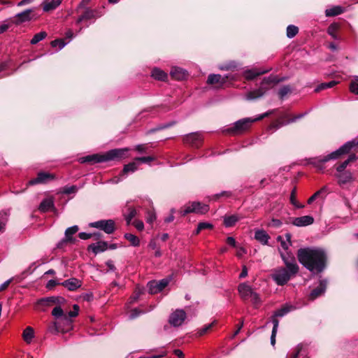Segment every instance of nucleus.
Returning <instances> with one entry per match:
<instances>
[{
    "label": "nucleus",
    "mask_w": 358,
    "mask_h": 358,
    "mask_svg": "<svg viewBox=\"0 0 358 358\" xmlns=\"http://www.w3.org/2000/svg\"><path fill=\"white\" fill-rule=\"evenodd\" d=\"M54 207V200L52 198L49 197L43 199L39 206V210L45 213L50 210Z\"/></svg>",
    "instance_id": "nucleus-26"
},
{
    "label": "nucleus",
    "mask_w": 358,
    "mask_h": 358,
    "mask_svg": "<svg viewBox=\"0 0 358 358\" xmlns=\"http://www.w3.org/2000/svg\"><path fill=\"white\" fill-rule=\"evenodd\" d=\"M255 238L263 245H266L270 237L265 231L257 230L255 234Z\"/></svg>",
    "instance_id": "nucleus-27"
},
{
    "label": "nucleus",
    "mask_w": 358,
    "mask_h": 358,
    "mask_svg": "<svg viewBox=\"0 0 358 358\" xmlns=\"http://www.w3.org/2000/svg\"><path fill=\"white\" fill-rule=\"evenodd\" d=\"M66 45V43H65L63 39H56L51 42L52 47H57L58 45L59 50H62Z\"/></svg>",
    "instance_id": "nucleus-54"
},
{
    "label": "nucleus",
    "mask_w": 358,
    "mask_h": 358,
    "mask_svg": "<svg viewBox=\"0 0 358 358\" xmlns=\"http://www.w3.org/2000/svg\"><path fill=\"white\" fill-rule=\"evenodd\" d=\"M269 71V69L262 70L259 69H248L243 72V76L246 80H252L257 76L264 74Z\"/></svg>",
    "instance_id": "nucleus-19"
},
{
    "label": "nucleus",
    "mask_w": 358,
    "mask_h": 358,
    "mask_svg": "<svg viewBox=\"0 0 358 358\" xmlns=\"http://www.w3.org/2000/svg\"><path fill=\"white\" fill-rule=\"evenodd\" d=\"M55 178V176L54 174L48 172H39L36 178L29 181L28 185H34L37 184H45Z\"/></svg>",
    "instance_id": "nucleus-12"
},
{
    "label": "nucleus",
    "mask_w": 358,
    "mask_h": 358,
    "mask_svg": "<svg viewBox=\"0 0 358 358\" xmlns=\"http://www.w3.org/2000/svg\"><path fill=\"white\" fill-rule=\"evenodd\" d=\"M78 236L82 240H87V239L92 238V236H96V238H99L100 236V234H87L85 232H80V233H79Z\"/></svg>",
    "instance_id": "nucleus-52"
},
{
    "label": "nucleus",
    "mask_w": 358,
    "mask_h": 358,
    "mask_svg": "<svg viewBox=\"0 0 358 358\" xmlns=\"http://www.w3.org/2000/svg\"><path fill=\"white\" fill-rule=\"evenodd\" d=\"M0 232L3 231L8 220V213L6 212H2L0 213Z\"/></svg>",
    "instance_id": "nucleus-50"
},
{
    "label": "nucleus",
    "mask_w": 358,
    "mask_h": 358,
    "mask_svg": "<svg viewBox=\"0 0 358 358\" xmlns=\"http://www.w3.org/2000/svg\"><path fill=\"white\" fill-rule=\"evenodd\" d=\"M64 300L62 298L59 297H46L42 298L37 301V306H50L52 304L59 303L61 301Z\"/></svg>",
    "instance_id": "nucleus-22"
},
{
    "label": "nucleus",
    "mask_w": 358,
    "mask_h": 358,
    "mask_svg": "<svg viewBox=\"0 0 358 358\" xmlns=\"http://www.w3.org/2000/svg\"><path fill=\"white\" fill-rule=\"evenodd\" d=\"M143 312L139 311L138 309H134L131 310V314L129 315L130 319H134L136 317H138L140 314L143 313Z\"/></svg>",
    "instance_id": "nucleus-64"
},
{
    "label": "nucleus",
    "mask_w": 358,
    "mask_h": 358,
    "mask_svg": "<svg viewBox=\"0 0 358 358\" xmlns=\"http://www.w3.org/2000/svg\"><path fill=\"white\" fill-rule=\"evenodd\" d=\"M228 78V76L222 77L220 74H210L208 76L207 83L210 85L220 84L222 85L226 82Z\"/></svg>",
    "instance_id": "nucleus-23"
},
{
    "label": "nucleus",
    "mask_w": 358,
    "mask_h": 358,
    "mask_svg": "<svg viewBox=\"0 0 358 358\" xmlns=\"http://www.w3.org/2000/svg\"><path fill=\"white\" fill-rule=\"evenodd\" d=\"M239 217L236 215H232L229 216L224 217V224L227 227H231L235 225V224L239 220Z\"/></svg>",
    "instance_id": "nucleus-33"
},
{
    "label": "nucleus",
    "mask_w": 358,
    "mask_h": 358,
    "mask_svg": "<svg viewBox=\"0 0 358 358\" xmlns=\"http://www.w3.org/2000/svg\"><path fill=\"white\" fill-rule=\"evenodd\" d=\"M79 311V306L76 304L73 306V310L69 311L67 314L64 315V322L66 324H70L71 323V318L75 317L78 315Z\"/></svg>",
    "instance_id": "nucleus-35"
},
{
    "label": "nucleus",
    "mask_w": 358,
    "mask_h": 358,
    "mask_svg": "<svg viewBox=\"0 0 358 358\" xmlns=\"http://www.w3.org/2000/svg\"><path fill=\"white\" fill-rule=\"evenodd\" d=\"M271 112L264 113L256 118L246 117L236 121L233 126L227 128L224 131L233 134H239L248 130L251 124L258 120L267 117Z\"/></svg>",
    "instance_id": "nucleus-5"
},
{
    "label": "nucleus",
    "mask_w": 358,
    "mask_h": 358,
    "mask_svg": "<svg viewBox=\"0 0 358 358\" xmlns=\"http://www.w3.org/2000/svg\"><path fill=\"white\" fill-rule=\"evenodd\" d=\"M280 81L276 76H270L264 78L259 88L252 90L244 95V99L248 101H255L262 98L272 87L273 84H276Z\"/></svg>",
    "instance_id": "nucleus-4"
},
{
    "label": "nucleus",
    "mask_w": 358,
    "mask_h": 358,
    "mask_svg": "<svg viewBox=\"0 0 358 358\" xmlns=\"http://www.w3.org/2000/svg\"><path fill=\"white\" fill-rule=\"evenodd\" d=\"M13 24H14L11 17L5 20L0 24V34L6 32Z\"/></svg>",
    "instance_id": "nucleus-39"
},
{
    "label": "nucleus",
    "mask_w": 358,
    "mask_h": 358,
    "mask_svg": "<svg viewBox=\"0 0 358 358\" xmlns=\"http://www.w3.org/2000/svg\"><path fill=\"white\" fill-rule=\"evenodd\" d=\"M128 210L129 213L124 215V217L127 225H129L130 224H131L132 219L136 215L137 212L136 209L132 208H129Z\"/></svg>",
    "instance_id": "nucleus-47"
},
{
    "label": "nucleus",
    "mask_w": 358,
    "mask_h": 358,
    "mask_svg": "<svg viewBox=\"0 0 358 358\" xmlns=\"http://www.w3.org/2000/svg\"><path fill=\"white\" fill-rule=\"evenodd\" d=\"M291 92V88L288 85L283 86L278 92L280 99H283L288 93Z\"/></svg>",
    "instance_id": "nucleus-53"
},
{
    "label": "nucleus",
    "mask_w": 358,
    "mask_h": 358,
    "mask_svg": "<svg viewBox=\"0 0 358 358\" xmlns=\"http://www.w3.org/2000/svg\"><path fill=\"white\" fill-rule=\"evenodd\" d=\"M350 90L352 93L358 94V83L352 82L350 85Z\"/></svg>",
    "instance_id": "nucleus-61"
},
{
    "label": "nucleus",
    "mask_w": 358,
    "mask_h": 358,
    "mask_svg": "<svg viewBox=\"0 0 358 358\" xmlns=\"http://www.w3.org/2000/svg\"><path fill=\"white\" fill-rule=\"evenodd\" d=\"M52 315L57 319L62 318L64 321V315L63 310L60 306H56L52 310Z\"/></svg>",
    "instance_id": "nucleus-44"
},
{
    "label": "nucleus",
    "mask_w": 358,
    "mask_h": 358,
    "mask_svg": "<svg viewBox=\"0 0 358 358\" xmlns=\"http://www.w3.org/2000/svg\"><path fill=\"white\" fill-rule=\"evenodd\" d=\"M213 225L208 222H200L199 224V230H203L206 229H212Z\"/></svg>",
    "instance_id": "nucleus-62"
},
{
    "label": "nucleus",
    "mask_w": 358,
    "mask_h": 358,
    "mask_svg": "<svg viewBox=\"0 0 358 358\" xmlns=\"http://www.w3.org/2000/svg\"><path fill=\"white\" fill-rule=\"evenodd\" d=\"M170 74L173 78L178 80H182L187 76L186 71L179 67H173Z\"/></svg>",
    "instance_id": "nucleus-25"
},
{
    "label": "nucleus",
    "mask_w": 358,
    "mask_h": 358,
    "mask_svg": "<svg viewBox=\"0 0 358 358\" xmlns=\"http://www.w3.org/2000/svg\"><path fill=\"white\" fill-rule=\"evenodd\" d=\"M23 338L27 343H30L34 337V332L33 328L27 327L23 331Z\"/></svg>",
    "instance_id": "nucleus-36"
},
{
    "label": "nucleus",
    "mask_w": 358,
    "mask_h": 358,
    "mask_svg": "<svg viewBox=\"0 0 358 358\" xmlns=\"http://www.w3.org/2000/svg\"><path fill=\"white\" fill-rule=\"evenodd\" d=\"M62 0H48L43 3V10L45 12L55 9Z\"/></svg>",
    "instance_id": "nucleus-28"
},
{
    "label": "nucleus",
    "mask_w": 358,
    "mask_h": 358,
    "mask_svg": "<svg viewBox=\"0 0 358 358\" xmlns=\"http://www.w3.org/2000/svg\"><path fill=\"white\" fill-rule=\"evenodd\" d=\"M203 135L200 132L190 133L184 136L183 142L186 144L189 145L194 148H199L203 142Z\"/></svg>",
    "instance_id": "nucleus-9"
},
{
    "label": "nucleus",
    "mask_w": 358,
    "mask_h": 358,
    "mask_svg": "<svg viewBox=\"0 0 358 358\" xmlns=\"http://www.w3.org/2000/svg\"><path fill=\"white\" fill-rule=\"evenodd\" d=\"M297 257L299 262L311 272L320 273L325 267L326 255L322 250L301 248L298 250Z\"/></svg>",
    "instance_id": "nucleus-1"
},
{
    "label": "nucleus",
    "mask_w": 358,
    "mask_h": 358,
    "mask_svg": "<svg viewBox=\"0 0 358 358\" xmlns=\"http://www.w3.org/2000/svg\"><path fill=\"white\" fill-rule=\"evenodd\" d=\"M96 10H93L90 8H85L84 12L78 17L76 23L79 24L82 22L90 20L96 17Z\"/></svg>",
    "instance_id": "nucleus-15"
},
{
    "label": "nucleus",
    "mask_w": 358,
    "mask_h": 358,
    "mask_svg": "<svg viewBox=\"0 0 358 358\" xmlns=\"http://www.w3.org/2000/svg\"><path fill=\"white\" fill-rule=\"evenodd\" d=\"M306 114H307V113H301V114H299L298 115H295L292 118L288 120L286 122H280V121H278L276 122H273V124H271L269 126L268 129L269 130H272L273 129V131H275V130L278 129L279 128H280L283 125H286V124H288L289 123H292V122H296L297 120L304 117Z\"/></svg>",
    "instance_id": "nucleus-17"
},
{
    "label": "nucleus",
    "mask_w": 358,
    "mask_h": 358,
    "mask_svg": "<svg viewBox=\"0 0 358 358\" xmlns=\"http://www.w3.org/2000/svg\"><path fill=\"white\" fill-rule=\"evenodd\" d=\"M90 227L99 229L103 230L105 233L110 234L114 232L115 222L113 220H101L96 222H91L89 224Z\"/></svg>",
    "instance_id": "nucleus-8"
},
{
    "label": "nucleus",
    "mask_w": 358,
    "mask_h": 358,
    "mask_svg": "<svg viewBox=\"0 0 358 358\" xmlns=\"http://www.w3.org/2000/svg\"><path fill=\"white\" fill-rule=\"evenodd\" d=\"M139 164L134 159V162L126 164L122 170V173L127 174L129 173H134L138 167Z\"/></svg>",
    "instance_id": "nucleus-34"
},
{
    "label": "nucleus",
    "mask_w": 358,
    "mask_h": 358,
    "mask_svg": "<svg viewBox=\"0 0 358 358\" xmlns=\"http://www.w3.org/2000/svg\"><path fill=\"white\" fill-rule=\"evenodd\" d=\"M192 203V206L195 208V213L204 214L207 213L209 210V207L208 205L201 203L200 202L194 201Z\"/></svg>",
    "instance_id": "nucleus-31"
},
{
    "label": "nucleus",
    "mask_w": 358,
    "mask_h": 358,
    "mask_svg": "<svg viewBox=\"0 0 358 358\" xmlns=\"http://www.w3.org/2000/svg\"><path fill=\"white\" fill-rule=\"evenodd\" d=\"M108 248V243L105 241H99L96 243L91 244L89 246V250H92L94 253L98 254L102 252Z\"/></svg>",
    "instance_id": "nucleus-24"
},
{
    "label": "nucleus",
    "mask_w": 358,
    "mask_h": 358,
    "mask_svg": "<svg viewBox=\"0 0 358 358\" xmlns=\"http://www.w3.org/2000/svg\"><path fill=\"white\" fill-rule=\"evenodd\" d=\"M280 257L285 267L275 268L271 275V278L278 285L282 286L296 275L299 268L292 252L283 253L280 252Z\"/></svg>",
    "instance_id": "nucleus-2"
},
{
    "label": "nucleus",
    "mask_w": 358,
    "mask_h": 358,
    "mask_svg": "<svg viewBox=\"0 0 358 358\" xmlns=\"http://www.w3.org/2000/svg\"><path fill=\"white\" fill-rule=\"evenodd\" d=\"M78 231V227L74 225L69 227L65 231V238L57 244L58 248H62L68 242L73 243L76 239L72 237Z\"/></svg>",
    "instance_id": "nucleus-13"
},
{
    "label": "nucleus",
    "mask_w": 358,
    "mask_h": 358,
    "mask_svg": "<svg viewBox=\"0 0 358 358\" xmlns=\"http://www.w3.org/2000/svg\"><path fill=\"white\" fill-rule=\"evenodd\" d=\"M186 318V313L182 309H178L170 315L169 323L173 327L182 325Z\"/></svg>",
    "instance_id": "nucleus-11"
},
{
    "label": "nucleus",
    "mask_w": 358,
    "mask_h": 358,
    "mask_svg": "<svg viewBox=\"0 0 358 358\" xmlns=\"http://www.w3.org/2000/svg\"><path fill=\"white\" fill-rule=\"evenodd\" d=\"M152 77L156 80L164 81L167 78L168 75L164 71L155 68L152 71Z\"/></svg>",
    "instance_id": "nucleus-30"
},
{
    "label": "nucleus",
    "mask_w": 358,
    "mask_h": 358,
    "mask_svg": "<svg viewBox=\"0 0 358 358\" xmlns=\"http://www.w3.org/2000/svg\"><path fill=\"white\" fill-rule=\"evenodd\" d=\"M277 240L280 242L281 247L285 250V252H283V253L289 252L288 251V249H289V247L291 245V243H289V242L285 241L281 236H278L277 238ZM279 251H280V252H281V250H279Z\"/></svg>",
    "instance_id": "nucleus-51"
},
{
    "label": "nucleus",
    "mask_w": 358,
    "mask_h": 358,
    "mask_svg": "<svg viewBox=\"0 0 358 358\" xmlns=\"http://www.w3.org/2000/svg\"><path fill=\"white\" fill-rule=\"evenodd\" d=\"M47 36V34L45 31H41L34 36L32 39L31 40L30 43L32 45H35L40 42L41 41L43 40Z\"/></svg>",
    "instance_id": "nucleus-43"
},
{
    "label": "nucleus",
    "mask_w": 358,
    "mask_h": 358,
    "mask_svg": "<svg viewBox=\"0 0 358 358\" xmlns=\"http://www.w3.org/2000/svg\"><path fill=\"white\" fill-rule=\"evenodd\" d=\"M327 288V280H322L320 281L319 285L317 287L313 289L309 295L310 300H315L317 297L322 296Z\"/></svg>",
    "instance_id": "nucleus-14"
},
{
    "label": "nucleus",
    "mask_w": 358,
    "mask_h": 358,
    "mask_svg": "<svg viewBox=\"0 0 358 358\" xmlns=\"http://www.w3.org/2000/svg\"><path fill=\"white\" fill-rule=\"evenodd\" d=\"M62 285L67 288L70 291H74L81 287L82 282L77 278H71L61 283Z\"/></svg>",
    "instance_id": "nucleus-21"
},
{
    "label": "nucleus",
    "mask_w": 358,
    "mask_h": 358,
    "mask_svg": "<svg viewBox=\"0 0 358 358\" xmlns=\"http://www.w3.org/2000/svg\"><path fill=\"white\" fill-rule=\"evenodd\" d=\"M129 148H116L112 149L103 154L104 162L111 160H120L127 157Z\"/></svg>",
    "instance_id": "nucleus-7"
},
{
    "label": "nucleus",
    "mask_w": 358,
    "mask_h": 358,
    "mask_svg": "<svg viewBox=\"0 0 358 358\" xmlns=\"http://www.w3.org/2000/svg\"><path fill=\"white\" fill-rule=\"evenodd\" d=\"M148 287L149 293L153 294L161 292L159 290V285L157 284V281H150L148 283Z\"/></svg>",
    "instance_id": "nucleus-46"
},
{
    "label": "nucleus",
    "mask_w": 358,
    "mask_h": 358,
    "mask_svg": "<svg viewBox=\"0 0 358 358\" xmlns=\"http://www.w3.org/2000/svg\"><path fill=\"white\" fill-rule=\"evenodd\" d=\"M169 283V280L167 278H164L159 281H157V284L159 285V290L162 291L164 289Z\"/></svg>",
    "instance_id": "nucleus-59"
},
{
    "label": "nucleus",
    "mask_w": 358,
    "mask_h": 358,
    "mask_svg": "<svg viewBox=\"0 0 358 358\" xmlns=\"http://www.w3.org/2000/svg\"><path fill=\"white\" fill-rule=\"evenodd\" d=\"M350 152H358V139H354L352 141H348L338 150L331 152L327 156L320 157L318 159H315L312 164L317 169L322 171L324 169L322 164L331 159H336L341 156L348 154Z\"/></svg>",
    "instance_id": "nucleus-3"
},
{
    "label": "nucleus",
    "mask_w": 358,
    "mask_h": 358,
    "mask_svg": "<svg viewBox=\"0 0 358 358\" xmlns=\"http://www.w3.org/2000/svg\"><path fill=\"white\" fill-rule=\"evenodd\" d=\"M299 31L297 27L294 25H289L287 27V36L289 38L294 37Z\"/></svg>",
    "instance_id": "nucleus-48"
},
{
    "label": "nucleus",
    "mask_w": 358,
    "mask_h": 358,
    "mask_svg": "<svg viewBox=\"0 0 358 358\" xmlns=\"http://www.w3.org/2000/svg\"><path fill=\"white\" fill-rule=\"evenodd\" d=\"M314 218L310 215H304L294 219L292 224L296 227H306L313 223Z\"/></svg>",
    "instance_id": "nucleus-18"
},
{
    "label": "nucleus",
    "mask_w": 358,
    "mask_h": 358,
    "mask_svg": "<svg viewBox=\"0 0 358 358\" xmlns=\"http://www.w3.org/2000/svg\"><path fill=\"white\" fill-rule=\"evenodd\" d=\"M335 176L338 178V183L343 185L353 181V176L350 171L338 172Z\"/></svg>",
    "instance_id": "nucleus-16"
},
{
    "label": "nucleus",
    "mask_w": 358,
    "mask_h": 358,
    "mask_svg": "<svg viewBox=\"0 0 358 358\" xmlns=\"http://www.w3.org/2000/svg\"><path fill=\"white\" fill-rule=\"evenodd\" d=\"M155 159V158L153 157H151V156L141 157L135 158V160L137 161L138 163V162H141L142 163H149L150 162L154 161Z\"/></svg>",
    "instance_id": "nucleus-57"
},
{
    "label": "nucleus",
    "mask_w": 358,
    "mask_h": 358,
    "mask_svg": "<svg viewBox=\"0 0 358 358\" xmlns=\"http://www.w3.org/2000/svg\"><path fill=\"white\" fill-rule=\"evenodd\" d=\"M290 202L297 208H302L304 207L303 205L299 204L296 200V188H294L291 192Z\"/></svg>",
    "instance_id": "nucleus-49"
},
{
    "label": "nucleus",
    "mask_w": 358,
    "mask_h": 358,
    "mask_svg": "<svg viewBox=\"0 0 358 358\" xmlns=\"http://www.w3.org/2000/svg\"><path fill=\"white\" fill-rule=\"evenodd\" d=\"M292 309H294V307L292 306L286 304L282 308L276 310L274 313L271 320L273 318H276L277 319L278 317H283L287 313H288L289 311H291Z\"/></svg>",
    "instance_id": "nucleus-29"
},
{
    "label": "nucleus",
    "mask_w": 358,
    "mask_h": 358,
    "mask_svg": "<svg viewBox=\"0 0 358 358\" xmlns=\"http://www.w3.org/2000/svg\"><path fill=\"white\" fill-rule=\"evenodd\" d=\"M195 211H196V210H195V208H193L192 203H189L180 209V213L181 214L182 216H185L187 214H189L191 213H195Z\"/></svg>",
    "instance_id": "nucleus-41"
},
{
    "label": "nucleus",
    "mask_w": 358,
    "mask_h": 358,
    "mask_svg": "<svg viewBox=\"0 0 358 358\" xmlns=\"http://www.w3.org/2000/svg\"><path fill=\"white\" fill-rule=\"evenodd\" d=\"M132 224L138 231H142L144 229V224L141 220H136L132 222Z\"/></svg>",
    "instance_id": "nucleus-60"
},
{
    "label": "nucleus",
    "mask_w": 358,
    "mask_h": 358,
    "mask_svg": "<svg viewBox=\"0 0 358 358\" xmlns=\"http://www.w3.org/2000/svg\"><path fill=\"white\" fill-rule=\"evenodd\" d=\"M326 187H322L320 190L316 192L313 195H312L308 200V203L310 204L313 202L316 198L320 194L321 192L326 190Z\"/></svg>",
    "instance_id": "nucleus-58"
},
{
    "label": "nucleus",
    "mask_w": 358,
    "mask_h": 358,
    "mask_svg": "<svg viewBox=\"0 0 358 358\" xmlns=\"http://www.w3.org/2000/svg\"><path fill=\"white\" fill-rule=\"evenodd\" d=\"M124 238L128 240L133 246H138L140 244L139 238L131 234H125Z\"/></svg>",
    "instance_id": "nucleus-42"
},
{
    "label": "nucleus",
    "mask_w": 358,
    "mask_h": 358,
    "mask_svg": "<svg viewBox=\"0 0 358 358\" xmlns=\"http://www.w3.org/2000/svg\"><path fill=\"white\" fill-rule=\"evenodd\" d=\"M34 17L33 9H27L12 17L13 22L15 25H20L24 22L31 21Z\"/></svg>",
    "instance_id": "nucleus-10"
},
{
    "label": "nucleus",
    "mask_w": 358,
    "mask_h": 358,
    "mask_svg": "<svg viewBox=\"0 0 358 358\" xmlns=\"http://www.w3.org/2000/svg\"><path fill=\"white\" fill-rule=\"evenodd\" d=\"M78 189V188L76 185L65 186L59 191V193L64 194H71L76 193Z\"/></svg>",
    "instance_id": "nucleus-40"
},
{
    "label": "nucleus",
    "mask_w": 358,
    "mask_h": 358,
    "mask_svg": "<svg viewBox=\"0 0 358 358\" xmlns=\"http://www.w3.org/2000/svg\"><path fill=\"white\" fill-rule=\"evenodd\" d=\"M150 147L151 145L148 144H139L135 147V150L140 153H145Z\"/></svg>",
    "instance_id": "nucleus-55"
},
{
    "label": "nucleus",
    "mask_w": 358,
    "mask_h": 358,
    "mask_svg": "<svg viewBox=\"0 0 358 358\" xmlns=\"http://www.w3.org/2000/svg\"><path fill=\"white\" fill-rule=\"evenodd\" d=\"M79 161L80 163L87 162L91 164L104 162L103 155L99 154H94L81 157Z\"/></svg>",
    "instance_id": "nucleus-20"
},
{
    "label": "nucleus",
    "mask_w": 358,
    "mask_h": 358,
    "mask_svg": "<svg viewBox=\"0 0 358 358\" xmlns=\"http://www.w3.org/2000/svg\"><path fill=\"white\" fill-rule=\"evenodd\" d=\"M156 220V215L154 211H148L146 215V222L149 224H152Z\"/></svg>",
    "instance_id": "nucleus-56"
},
{
    "label": "nucleus",
    "mask_w": 358,
    "mask_h": 358,
    "mask_svg": "<svg viewBox=\"0 0 358 358\" xmlns=\"http://www.w3.org/2000/svg\"><path fill=\"white\" fill-rule=\"evenodd\" d=\"M59 283L57 282L55 280H50L46 285V287L48 289H52L53 287H55L57 285H59Z\"/></svg>",
    "instance_id": "nucleus-63"
},
{
    "label": "nucleus",
    "mask_w": 358,
    "mask_h": 358,
    "mask_svg": "<svg viewBox=\"0 0 358 358\" xmlns=\"http://www.w3.org/2000/svg\"><path fill=\"white\" fill-rule=\"evenodd\" d=\"M357 157L355 154L350 155L346 160H345L343 162H342L339 166L336 167L337 172L345 171V169L348 166V164L350 162L355 161Z\"/></svg>",
    "instance_id": "nucleus-32"
},
{
    "label": "nucleus",
    "mask_w": 358,
    "mask_h": 358,
    "mask_svg": "<svg viewBox=\"0 0 358 358\" xmlns=\"http://www.w3.org/2000/svg\"><path fill=\"white\" fill-rule=\"evenodd\" d=\"M272 323L273 324V327L271 336V344L273 346L275 343V336L278 328L279 321L276 318H273Z\"/></svg>",
    "instance_id": "nucleus-38"
},
{
    "label": "nucleus",
    "mask_w": 358,
    "mask_h": 358,
    "mask_svg": "<svg viewBox=\"0 0 358 358\" xmlns=\"http://www.w3.org/2000/svg\"><path fill=\"white\" fill-rule=\"evenodd\" d=\"M238 291L241 298L247 301L250 299L255 307H257L262 302L259 295L254 292L252 287L247 283H241L238 287Z\"/></svg>",
    "instance_id": "nucleus-6"
},
{
    "label": "nucleus",
    "mask_w": 358,
    "mask_h": 358,
    "mask_svg": "<svg viewBox=\"0 0 358 358\" xmlns=\"http://www.w3.org/2000/svg\"><path fill=\"white\" fill-rule=\"evenodd\" d=\"M338 29V25L336 23L331 24L329 25L327 29V33L334 38L338 39V36L336 35V31Z\"/></svg>",
    "instance_id": "nucleus-45"
},
{
    "label": "nucleus",
    "mask_w": 358,
    "mask_h": 358,
    "mask_svg": "<svg viewBox=\"0 0 358 358\" xmlns=\"http://www.w3.org/2000/svg\"><path fill=\"white\" fill-rule=\"evenodd\" d=\"M343 8L341 6H334L333 8L327 9L325 10V14L327 16L331 17V16H336V15H340V14L343 13Z\"/></svg>",
    "instance_id": "nucleus-37"
}]
</instances>
